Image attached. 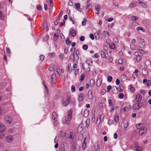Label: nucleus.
<instances>
[{
    "label": "nucleus",
    "mask_w": 151,
    "mask_h": 151,
    "mask_svg": "<svg viewBox=\"0 0 151 151\" xmlns=\"http://www.w3.org/2000/svg\"><path fill=\"white\" fill-rule=\"evenodd\" d=\"M72 109H70L68 112L67 115L65 116V119L63 120V122L65 124H70L72 117Z\"/></svg>",
    "instance_id": "f257e3e1"
},
{
    "label": "nucleus",
    "mask_w": 151,
    "mask_h": 151,
    "mask_svg": "<svg viewBox=\"0 0 151 151\" xmlns=\"http://www.w3.org/2000/svg\"><path fill=\"white\" fill-rule=\"evenodd\" d=\"M79 51L78 50L76 51V52L72 54L70 56V59L72 61H76L79 59L78 54H79Z\"/></svg>",
    "instance_id": "f03ea898"
},
{
    "label": "nucleus",
    "mask_w": 151,
    "mask_h": 151,
    "mask_svg": "<svg viewBox=\"0 0 151 151\" xmlns=\"http://www.w3.org/2000/svg\"><path fill=\"white\" fill-rule=\"evenodd\" d=\"M69 148L68 145L66 142L62 143L59 148L60 151H65Z\"/></svg>",
    "instance_id": "7ed1b4c3"
},
{
    "label": "nucleus",
    "mask_w": 151,
    "mask_h": 151,
    "mask_svg": "<svg viewBox=\"0 0 151 151\" xmlns=\"http://www.w3.org/2000/svg\"><path fill=\"white\" fill-rule=\"evenodd\" d=\"M74 135V133L70 130L66 131L65 133V136L68 138H73Z\"/></svg>",
    "instance_id": "20e7f679"
},
{
    "label": "nucleus",
    "mask_w": 151,
    "mask_h": 151,
    "mask_svg": "<svg viewBox=\"0 0 151 151\" xmlns=\"http://www.w3.org/2000/svg\"><path fill=\"white\" fill-rule=\"evenodd\" d=\"M100 53L102 58H106L107 55H108V52L106 50L101 51Z\"/></svg>",
    "instance_id": "39448f33"
},
{
    "label": "nucleus",
    "mask_w": 151,
    "mask_h": 151,
    "mask_svg": "<svg viewBox=\"0 0 151 151\" xmlns=\"http://www.w3.org/2000/svg\"><path fill=\"white\" fill-rule=\"evenodd\" d=\"M147 130V129L146 128H143L139 130V134L140 136H142L143 134L145 133Z\"/></svg>",
    "instance_id": "423d86ee"
},
{
    "label": "nucleus",
    "mask_w": 151,
    "mask_h": 151,
    "mask_svg": "<svg viewBox=\"0 0 151 151\" xmlns=\"http://www.w3.org/2000/svg\"><path fill=\"white\" fill-rule=\"evenodd\" d=\"M142 99L141 95L140 94H138L136 96L135 100L137 102H140Z\"/></svg>",
    "instance_id": "0eeeda50"
},
{
    "label": "nucleus",
    "mask_w": 151,
    "mask_h": 151,
    "mask_svg": "<svg viewBox=\"0 0 151 151\" xmlns=\"http://www.w3.org/2000/svg\"><path fill=\"white\" fill-rule=\"evenodd\" d=\"M84 127V125L83 124L81 123L78 127V132L79 133H81V132L83 131Z\"/></svg>",
    "instance_id": "6e6552de"
},
{
    "label": "nucleus",
    "mask_w": 151,
    "mask_h": 151,
    "mask_svg": "<svg viewBox=\"0 0 151 151\" xmlns=\"http://www.w3.org/2000/svg\"><path fill=\"white\" fill-rule=\"evenodd\" d=\"M6 129V127L4 125L0 123V132H4Z\"/></svg>",
    "instance_id": "1a4fd4ad"
},
{
    "label": "nucleus",
    "mask_w": 151,
    "mask_h": 151,
    "mask_svg": "<svg viewBox=\"0 0 151 151\" xmlns=\"http://www.w3.org/2000/svg\"><path fill=\"white\" fill-rule=\"evenodd\" d=\"M6 141L9 142H12L13 140V137L11 135L8 136L6 137Z\"/></svg>",
    "instance_id": "9d476101"
},
{
    "label": "nucleus",
    "mask_w": 151,
    "mask_h": 151,
    "mask_svg": "<svg viewBox=\"0 0 151 151\" xmlns=\"http://www.w3.org/2000/svg\"><path fill=\"white\" fill-rule=\"evenodd\" d=\"M5 120L7 123L11 124L12 122L11 117L10 116H6Z\"/></svg>",
    "instance_id": "9b49d317"
},
{
    "label": "nucleus",
    "mask_w": 151,
    "mask_h": 151,
    "mask_svg": "<svg viewBox=\"0 0 151 151\" xmlns=\"http://www.w3.org/2000/svg\"><path fill=\"white\" fill-rule=\"evenodd\" d=\"M56 77L55 74H53L51 76V80L53 83H55L56 81Z\"/></svg>",
    "instance_id": "f8f14e48"
},
{
    "label": "nucleus",
    "mask_w": 151,
    "mask_h": 151,
    "mask_svg": "<svg viewBox=\"0 0 151 151\" xmlns=\"http://www.w3.org/2000/svg\"><path fill=\"white\" fill-rule=\"evenodd\" d=\"M137 128L139 130L141 129L142 128H145L143 126L142 124H137L136 125Z\"/></svg>",
    "instance_id": "ddd939ff"
},
{
    "label": "nucleus",
    "mask_w": 151,
    "mask_h": 151,
    "mask_svg": "<svg viewBox=\"0 0 151 151\" xmlns=\"http://www.w3.org/2000/svg\"><path fill=\"white\" fill-rule=\"evenodd\" d=\"M112 91L114 93H116L118 91V88L116 86H113L112 87Z\"/></svg>",
    "instance_id": "4468645a"
},
{
    "label": "nucleus",
    "mask_w": 151,
    "mask_h": 151,
    "mask_svg": "<svg viewBox=\"0 0 151 151\" xmlns=\"http://www.w3.org/2000/svg\"><path fill=\"white\" fill-rule=\"evenodd\" d=\"M95 151H100L99 145L97 143L94 146Z\"/></svg>",
    "instance_id": "2eb2a0df"
},
{
    "label": "nucleus",
    "mask_w": 151,
    "mask_h": 151,
    "mask_svg": "<svg viewBox=\"0 0 151 151\" xmlns=\"http://www.w3.org/2000/svg\"><path fill=\"white\" fill-rule=\"evenodd\" d=\"M138 2L139 4H140L143 7L146 8L147 7V6L146 4L142 1H140V0L138 1Z\"/></svg>",
    "instance_id": "dca6fc26"
},
{
    "label": "nucleus",
    "mask_w": 151,
    "mask_h": 151,
    "mask_svg": "<svg viewBox=\"0 0 151 151\" xmlns=\"http://www.w3.org/2000/svg\"><path fill=\"white\" fill-rule=\"evenodd\" d=\"M76 6V8L78 11H81V9L80 8V4L79 3H76L75 4Z\"/></svg>",
    "instance_id": "f3484780"
},
{
    "label": "nucleus",
    "mask_w": 151,
    "mask_h": 151,
    "mask_svg": "<svg viewBox=\"0 0 151 151\" xmlns=\"http://www.w3.org/2000/svg\"><path fill=\"white\" fill-rule=\"evenodd\" d=\"M70 34L72 36L74 37L76 35V31L75 30H72L70 31Z\"/></svg>",
    "instance_id": "a211bd4d"
},
{
    "label": "nucleus",
    "mask_w": 151,
    "mask_h": 151,
    "mask_svg": "<svg viewBox=\"0 0 151 151\" xmlns=\"http://www.w3.org/2000/svg\"><path fill=\"white\" fill-rule=\"evenodd\" d=\"M84 98V94H80L79 96L78 99L80 101H82Z\"/></svg>",
    "instance_id": "6ab92c4d"
},
{
    "label": "nucleus",
    "mask_w": 151,
    "mask_h": 151,
    "mask_svg": "<svg viewBox=\"0 0 151 151\" xmlns=\"http://www.w3.org/2000/svg\"><path fill=\"white\" fill-rule=\"evenodd\" d=\"M122 124L123 125V127L124 128H126L128 126V123L127 121H124L122 123Z\"/></svg>",
    "instance_id": "aec40b11"
},
{
    "label": "nucleus",
    "mask_w": 151,
    "mask_h": 151,
    "mask_svg": "<svg viewBox=\"0 0 151 151\" xmlns=\"http://www.w3.org/2000/svg\"><path fill=\"white\" fill-rule=\"evenodd\" d=\"M57 116V115L55 111L53 112L52 114V119H53L55 120Z\"/></svg>",
    "instance_id": "412c9836"
},
{
    "label": "nucleus",
    "mask_w": 151,
    "mask_h": 151,
    "mask_svg": "<svg viewBox=\"0 0 151 151\" xmlns=\"http://www.w3.org/2000/svg\"><path fill=\"white\" fill-rule=\"evenodd\" d=\"M102 82V80L101 79H100L99 78L98 79L97 81V85L99 87L100 86L101 83Z\"/></svg>",
    "instance_id": "4be33fe9"
},
{
    "label": "nucleus",
    "mask_w": 151,
    "mask_h": 151,
    "mask_svg": "<svg viewBox=\"0 0 151 151\" xmlns=\"http://www.w3.org/2000/svg\"><path fill=\"white\" fill-rule=\"evenodd\" d=\"M109 47L111 49H114L115 48V44L113 43H111L109 44Z\"/></svg>",
    "instance_id": "5701e85b"
},
{
    "label": "nucleus",
    "mask_w": 151,
    "mask_h": 151,
    "mask_svg": "<svg viewBox=\"0 0 151 151\" xmlns=\"http://www.w3.org/2000/svg\"><path fill=\"white\" fill-rule=\"evenodd\" d=\"M92 90H89L88 92V98L89 99H91L92 98Z\"/></svg>",
    "instance_id": "b1692460"
},
{
    "label": "nucleus",
    "mask_w": 151,
    "mask_h": 151,
    "mask_svg": "<svg viewBox=\"0 0 151 151\" xmlns=\"http://www.w3.org/2000/svg\"><path fill=\"white\" fill-rule=\"evenodd\" d=\"M121 78H122V80L123 81H125L127 79V77L126 76L124 75H121Z\"/></svg>",
    "instance_id": "393cba45"
},
{
    "label": "nucleus",
    "mask_w": 151,
    "mask_h": 151,
    "mask_svg": "<svg viewBox=\"0 0 151 151\" xmlns=\"http://www.w3.org/2000/svg\"><path fill=\"white\" fill-rule=\"evenodd\" d=\"M142 58V57L139 55H137L135 58L137 62H139Z\"/></svg>",
    "instance_id": "a878e982"
},
{
    "label": "nucleus",
    "mask_w": 151,
    "mask_h": 151,
    "mask_svg": "<svg viewBox=\"0 0 151 151\" xmlns=\"http://www.w3.org/2000/svg\"><path fill=\"white\" fill-rule=\"evenodd\" d=\"M142 75L144 76H146L147 75H148L147 72V71H146V70L145 69H142Z\"/></svg>",
    "instance_id": "bb28decb"
},
{
    "label": "nucleus",
    "mask_w": 151,
    "mask_h": 151,
    "mask_svg": "<svg viewBox=\"0 0 151 151\" xmlns=\"http://www.w3.org/2000/svg\"><path fill=\"white\" fill-rule=\"evenodd\" d=\"M132 108L134 109H139L137 103H135L133 106Z\"/></svg>",
    "instance_id": "cd10ccee"
},
{
    "label": "nucleus",
    "mask_w": 151,
    "mask_h": 151,
    "mask_svg": "<svg viewBox=\"0 0 151 151\" xmlns=\"http://www.w3.org/2000/svg\"><path fill=\"white\" fill-rule=\"evenodd\" d=\"M95 9L97 11H99L100 9V6L99 5L97 4L95 6Z\"/></svg>",
    "instance_id": "c85d7f7f"
},
{
    "label": "nucleus",
    "mask_w": 151,
    "mask_h": 151,
    "mask_svg": "<svg viewBox=\"0 0 151 151\" xmlns=\"http://www.w3.org/2000/svg\"><path fill=\"white\" fill-rule=\"evenodd\" d=\"M68 71H69L70 73L72 70L70 63L68 64Z\"/></svg>",
    "instance_id": "c756f323"
},
{
    "label": "nucleus",
    "mask_w": 151,
    "mask_h": 151,
    "mask_svg": "<svg viewBox=\"0 0 151 151\" xmlns=\"http://www.w3.org/2000/svg\"><path fill=\"white\" fill-rule=\"evenodd\" d=\"M90 122V120L89 119H87L86 121V126L87 127L89 126Z\"/></svg>",
    "instance_id": "7c9ffc66"
},
{
    "label": "nucleus",
    "mask_w": 151,
    "mask_h": 151,
    "mask_svg": "<svg viewBox=\"0 0 151 151\" xmlns=\"http://www.w3.org/2000/svg\"><path fill=\"white\" fill-rule=\"evenodd\" d=\"M137 103L139 109L141 108L144 105L143 103L142 102H140Z\"/></svg>",
    "instance_id": "2f4dec72"
},
{
    "label": "nucleus",
    "mask_w": 151,
    "mask_h": 151,
    "mask_svg": "<svg viewBox=\"0 0 151 151\" xmlns=\"http://www.w3.org/2000/svg\"><path fill=\"white\" fill-rule=\"evenodd\" d=\"M66 44L68 45H70L71 43V42L70 40L69 39L67 38L65 41Z\"/></svg>",
    "instance_id": "473e14b6"
},
{
    "label": "nucleus",
    "mask_w": 151,
    "mask_h": 151,
    "mask_svg": "<svg viewBox=\"0 0 151 151\" xmlns=\"http://www.w3.org/2000/svg\"><path fill=\"white\" fill-rule=\"evenodd\" d=\"M129 89H130V90L132 92H134V91H135V89L132 86V85H130L129 86Z\"/></svg>",
    "instance_id": "72a5a7b5"
},
{
    "label": "nucleus",
    "mask_w": 151,
    "mask_h": 151,
    "mask_svg": "<svg viewBox=\"0 0 151 151\" xmlns=\"http://www.w3.org/2000/svg\"><path fill=\"white\" fill-rule=\"evenodd\" d=\"M60 19V17H58V19L56 20L54 22V24L55 25H57L58 23L59 22V20Z\"/></svg>",
    "instance_id": "f704fd0d"
},
{
    "label": "nucleus",
    "mask_w": 151,
    "mask_h": 151,
    "mask_svg": "<svg viewBox=\"0 0 151 151\" xmlns=\"http://www.w3.org/2000/svg\"><path fill=\"white\" fill-rule=\"evenodd\" d=\"M130 48L131 50H134L135 49V46L134 44H132L130 45Z\"/></svg>",
    "instance_id": "c9c22d12"
},
{
    "label": "nucleus",
    "mask_w": 151,
    "mask_h": 151,
    "mask_svg": "<svg viewBox=\"0 0 151 151\" xmlns=\"http://www.w3.org/2000/svg\"><path fill=\"white\" fill-rule=\"evenodd\" d=\"M90 86H93L95 83L94 80L93 79H91L90 80Z\"/></svg>",
    "instance_id": "e433bc0d"
},
{
    "label": "nucleus",
    "mask_w": 151,
    "mask_h": 151,
    "mask_svg": "<svg viewBox=\"0 0 151 151\" xmlns=\"http://www.w3.org/2000/svg\"><path fill=\"white\" fill-rule=\"evenodd\" d=\"M85 77V75L84 74H82L81 76V78L80 79V81H82L84 80Z\"/></svg>",
    "instance_id": "4c0bfd02"
},
{
    "label": "nucleus",
    "mask_w": 151,
    "mask_h": 151,
    "mask_svg": "<svg viewBox=\"0 0 151 151\" xmlns=\"http://www.w3.org/2000/svg\"><path fill=\"white\" fill-rule=\"evenodd\" d=\"M95 37L96 39L97 40L99 38V35L98 33H95L94 34Z\"/></svg>",
    "instance_id": "58836bf2"
},
{
    "label": "nucleus",
    "mask_w": 151,
    "mask_h": 151,
    "mask_svg": "<svg viewBox=\"0 0 151 151\" xmlns=\"http://www.w3.org/2000/svg\"><path fill=\"white\" fill-rule=\"evenodd\" d=\"M138 19V18L136 16H133L131 17V19L132 20H137Z\"/></svg>",
    "instance_id": "ea45409f"
},
{
    "label": "nucleus",
    "mask_w": 151,
    "mask_h": 151,
    "mask_svg": "<svg viewBox=\"0 0 151 151\" xmlns=\"http://www.w3.org/2000/svg\"><path fill=\"white\" fill-rule=\"evenodd\" d=\"M108 103L109 104V106L111 107L113 106V104L111 102V99H109L108 100Z\"/></svg>",
    "instance_id": "a19ab883"
},
{
    "label": "nucleus",
    "mask_w": 151,
    "mask_h": 151,
    "mask_svg": "<svg viewBox=\"0 0 151 151\" xmlns=\"http://www.w3.org/2000/svg\"><path fill=\"white\" fill-rule=\"evenodd\" d=\"M5 136V134L4 133L2 132H0V139H2Z\"/></svg>",
    "instance_id": "79ce46f5"
},
{
    "label": "nucleus",
    "mask_w": 151,
    "mask_h": 151,
    "mask_svg": "<svg viewBox=\"0 0 151 151\" xmlns=\"http://www.w3.org/2000/svg\"><path fill=\"white\" fill-rule=\"evenodd\" d=\"M137 30H141L142 31L144 32V29L142 27H139L137 28Z\"/></svg>",
    "instance_id": "37998d69"
},
{
    "label": "nucleus",
    "mask_w": 151,
    "mask_h": 151,
    "mask_svg": "<svg viewBox=\"0 0 151 151\" xmlns=\"http://www.w3.org/2000/svg\"><path fill=\"white\" fill-rule=\"evenodd\" d=\"M112 78L111 76H109L108 77L107 80L109 82H111L112 81Z\"/></svg>",
    "instance_id": "c03bdc74"
},
{
    "label": "nucleus",
    "mask_w": 151,
    "mask_h": 151,
    "mask_svg": "<svg viewBox=\"0 0 151 151\" xmlns=\"http://www.w3.org/2000/svg\"><path fill=\"white\" fill-rule=\"evenodd\" d=\"M138 40H140V42L141 43L144 42H145L144 40L143 39H141L139 37H138L137 38Z\"/></svg>",
    "instance_id": "a18cd8bd"
},
{
    "label": "nucleus",
    "mask_w": 151,
    "mask_h": 151,
    "mask_svg": "<svg viewBox=\"0 0 151 151\" xmlns=\"http://www.w3.org/2000/svg\"><path fill=\"white\" fill-rule=\"evenodd\" d=\"M135 149L137 151H142V147L139 146V147H136V148H135Z\"/></svg>",
    "instance_id": "49530a36"
},
{
    "label": "nucleus",
    "mask_w": 151,
    "mask_h": 151,
    "mask_svg": "<svg viewBox=\"0 0 151 151\" xmlns=\"http://www.w3.org/2000/svg\"><path fill=\"white\" fill-rule=\"evenodd\" d=\"M71 90L72 92H74L75 91V87L74 86L72 85L71 87Z\"/></svg>",
    "instance_id": "de8ad7c7"
},
{
    "label": "nucleus",
    "mask_w": 151,
    "mask_h": 151,
    "mask_svg": "<svg viewBox=\"0 0 151 151\" xmlns=\"http://www.w3.org/2000/svg\"><path fill=\"white\" fill-rule=\"evenodd\" d=\"M4 14L3 13H1L0 11V19H4Z\"/></svg>",
    "instance_id": "09e8293b"
},
{
    "label": "nucleus",
    "mask_w": 151,
    "mask_h": 151,
    "mask_svg": "<svg viewBox=\"0 0 151 151\" xmlns=\"http://www.w3.org/2000/svg\"><path fill=\"white\" fill-rule=\"evenodd\" d=\"M83 135L82 134H81L79 137V139L81 140L83 138Z\"/></svg>",
    "instance_id": "8fccbe9b"
},
{
    "label": "nucleus",
    "mask_w": 151,
    "mask_h": 151,
    "mask_svg": "<svg viewBox=\"0 0 151 151\" xmlns=\"http://www.w3.org/2000/svg\"><path fill=\"white\" fill-rule=\"evenodd\" d=\"M115 121L116 123L119 120V116H115L114 117Z\"/></svg>",
    "instance_id": "3c124183"
},
{
    "label": "nucleus",
    "mask_w": 151,
    "mask_h": 151,
    "mask_svg": "<svg viewBox=\"0 0 151 151\" xmlns=\"http://www.w3.org/2000/svg\"><path fill=\"white\" fill-rule=\"evenodd\" d=\"M119 97L120 99H122L123 98L124 95L122 93H120L119 95Z\"/></svg>",
    "instance_id": "603ef678"
},
{
    "label": "nucleus",
    "mask_w": 151,
    "mask_h": 151,
    "mask_svg": "<svg viewBox=\"0 0 151 151\" xmlns=\"http://www.w3.org/2000/svg\"><path fill=\"white\" fill-rule=\"evenodd\" d=\"M136 6V4L135 3H131L129 5V6L131 7H133L135 6Z\"/></svg>",
    "instance_id": "864d4df0"
},
{
    "label": "nucleus",
    "mask_w": 151,
    "mask_h": 151,
    "mask_svg": "<svg viewBox=\"0 0 151 151\" xmlns=\"http://www.w3.org/2000/svg\"><path fill=\"white\" fill-rule=\"evenodd\" d=\"M132 77L134 79L135 78L137 77L138 76V74L137 73H133L132 75Z\"/></svg>",
    "instance_id": "5fc2aeb1"
},
{
    "label": "nucleus",
    "mask_w": 151,
    "mask_h": 151,
    "mask_svg": "<svg viewBox=\"0 0 151 151\" xmlns=\"http://www.w3.org/2000/svg\"><path fill=\"white\" fill-rule=\"evenodd\" d=\"M85 39V38L83 36H82L80 37V40L81 41H83Z\"/></svg>",
    "instance_id": "6e6d98bb"
},
{
    "label": "nucleus",
    "mask_w": 151,
    "mask_h": 151,
    "mask_svg": "<svg viewBox=\"0 0 151 151\" xmlns=\"http://www.w3.org/2000/svg\"><path fill=\"white\" fill-rule=\"evenodd\" d=\"M71 98L69 96H68L67 97V100L66 101H67L68 103H70V100Z\"/></svg>",
    "instance_id": "4d7b16f0"
},
{
    "label": "nucleus",
    "mask_w": 151,
    "mask_h": 151,
    "mask_svg": "<svg viewBox=\"0 0 151 151\" xmlns=\"http://www.w3.org/2000/svg\"><path fill=\"white\" fill-rule=\"evenodd\" d=\"M7 132L9 133H12L13 132V129L12 128H10L8 130Z\"/></svg>",
    "instance_id": "13d9d810"
},
{
    "label": "nucleus",
    "mask_w": 151,
    "mask_h": 151,
    "mask_svg": "<svg viewBox=\"0 0 151 151\" xmlns=\"http://www.w3.org/2000/svg\"><path fill=\"white\" fill-rule=\"evenodd\" d=\"M146 84L148 86H149L150 85H151V81L150 80H148L147 81V82L146 83Z\"/></svg>",
    "instance_id": "bf43d9fd"
},
{
    "label": "nucleus",
    "mask_w": 151,
    "mask_h": 151,
    "mask_svg": "<svg viewBox=\"0 0 151 151\" xmlns=\"http://www.w3.org/2000/svg\"><path fill=\"white\" fill-rule=\"evenodd\" d=\"M59 58L60 59H63L64 58V54L63 53H60L59 55Z\"/></svg>",
    "instance_id": "052dcab7"
},
{
    "label": "nucleus",
    "mask_w": 151,
    "mask_h": 151,
    "mask_svg": "<svg viewBox=\"0 0 151 151\" xmlns=\"http://www.w3.org/2000/svg\"><path fill=\"white\" fill-rule=\"evenodd\" d=\"M112 87L111 86L109 85L107 87V91L108 92H109L110 90L111 89Z\"/></svg>",
    "instance_id": "680f3d73"
},
{
    "label": "nucleus",
    "mask_w": 151,
    "mask_h": 151,
    "mask_svg": "<svg viewBox=\"0 0 151 151\" xmlns=\"http://www.w3.org/2000/svg\"><path fill=\"white\" fill-rule=\"evenodd\" d=\"M69 104L67 102V101H65L63 103V105L64 106H67L68 104Z\"/></svg>",
    "instance_id": "e2e57ef3"
},
{
    "label": "nucleus",
    "mask_w": 151,
    "mask_h": 151,
    "mask_svg": "<svg viewBox=\"0 0 151 151\" xmlns=\"http://www.w3.org/2000/svg\"><path fill=\"white\" fill-rule=\"evenodd\" d=\"M123 62V59L121 58H120L118 60V63L119 64H121Z\"/></svg>",
    "instance_id": "0e129e2a"
},
{
    "label": "nucleus",
    "mask_w": 151,
    "mask_h": 151,
    "mask_svg": "<svg viewBox=\"0 0 151 151\" xmlns=\"http://www.w3.org/2000/svg\"><path fill=\"white\" fill-rule=\"evenodd\" d=\"M79 69H77L75 70V74L76 75H78L79 72Z\"/></svg>",
    "instance_id": "69168bd1"
},
{
    "label": "nucleus",
    "mask_w": 151,
    "mask_h": 151,
    "mask_svg": "<svg viewBox=\"0 0 151 151\" xmlns=\"http://www.w3.org/2000/svg\"><path fill=\"white\" fill-rule=\"evenodd\" d=\"M40 58L41 60H43L45 59V56L43 55H41L40 56Z\"/></svg>",
    "instance_id": "338daca9"
},
{
    "label": "nucleus",
    "mask_w": 151,
    "mask_h": 151,
    "mask_svg": "<svg viewBox=\"0 0 151 151\" xmlns=\"http://www.w3.org/2000/svg\"><path fill=\"white\" fill-rule=\"evenodd\" d=\"M116 83L117 85H119L120 83V81L118 78H117L116 81Z\"/></svg>",
    "instance_id": "774afa93"
}]
</instances>
